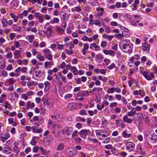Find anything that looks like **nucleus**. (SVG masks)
I'll return each instance as SVG.
<instances>
[{"mask_svg": "<svg viewBox=\"0 0 157 157\" xmlns=\"http://www.w3.org/2000/svg\"><path fill=\"white\" fill-rule=\"evenodd\" d=\"M73 77V75L71 72H70L67 75V77L69 79H71Z\"/></svg>", "mask_w": 157, "mask_h": 157, "instance_id": "58", "label": "nucleus"}, {"mask_svg": "<svg viewBox=\"0 0 157 157\" xmlns=\"http://www.w3.org/2000/svg\"><path fill=\"white\" fill-rule=\"evenodd\" d=\"M54 76L55 77V78H54V81L56 83L59 82L60 80V79L57 75L56 74H55L54 75Z\"/></svg>", "mask_w": 157, "mask_h": 157, "instance_id": "53", "label": "nucleus"}, {"mask_svg": "<svg viewBox=\"0 0 157 157\" xmlns=\"http://www.w3.org/2000/svg\"><path fill=\"white\" fill-rule=\"evenodd\" d=\"M97 10L98 11V12L96 15L95 17L97 19H98L102 15L103 10V8H97Z\"/></svg>", "mask_w": 157, "mask_h": 157, "instance_id": "22", "label": "nucleus"}, {"mask_svg": "<svg viewBox=\"0 0 157 157\" xmlns=\"http://www.w3.org/2000/svg\"><path fill=\"white\" fill-rule=\"evenodd\" d=\"M79 114L81 115H86L87 114L86 112V110L84 109L80 110L79 112Z\"/></svg>", "mask_w": 157, "mask_h": 157, "instance_id": "56", "label": "nucleus"}, {"mask_svg": "<svg viewBox=\"0 0 157 157\" xmlns=\"http://www.w3.org/2000/svg\"><path fill=\"white\" fill-rule=\"evenodd\" d=\"M116 126L117 127L124 128L125 127V124L122 121L121 119L117 120L116 121Z\"/></svg>", "mask_w": 157, "mask_h": 157, "instance_id": "12", "label": "nucleus"}, {"mask_svg": "<svg viewBox=\"0 0 157 157\" xmlns=\"http://www.w3.org/2000/svg\"><path fill=\"white\" fill-rule=\"evenodd\" d=\"M64 147V145L62 143H60L59 144L57 147V149L58 151L62 150Z\"/></svg>", "mask_w": 157, "mask_h": 157, "instance_id": "45", "label": "nucleus"}, {"mask_svg": "<svg viewBox=\"0 0 157 157\" xmlns=\"http://www.w3.org/2000/svg\"><path fill=\"white\" fill-rule=\"evenodd\" d=\"M77 153L75 149L72 147H68L66 150V155L68 157H73Z\"/></svg>", "mask_w": 157, "mask_h": 157, "instance_id": "2", "label": "nucleus"}, {"mask_svg": "<svg viewBox=\"0 0 157 157\" xmlns=\"http://www.w3.org/2000/svg\"><path fill=\"white\" fill-rule=\"evenodd\" d=\"M44 85L45 86L44 91L46 92L48 90L50 83L48 81H46L44 82Z\"/></svg>", "mask_w": 157, "mask_h": 157, "instance_id": "30", "label": "nucleus"}, {"mask_svg": "<svg viewBox=\"0 0 157 157\" xmlns=\"http://www.w3.org/2000/svg\"><path fill=\"white\" fill-rule=\"evenodd\" d=\"M150 45L149 44L147 43H144L142 44V50L144 51H148L150 50Z\"/></svg>", "mask_w": 157, "mask_h": 157, "instance_id": "21", "label": "nucleus"}, {"mask_svg": "<svg viewBox=\"0 0 157 157\" xmlns=\"http://www.w3.org/2000/svg\"><path fill=\"white\" fill-rule=\"evenodd\" d=\"M137 151L139 154H144L145 152L143 151L142 145L140 144H138L136 146Z\"/></svg>", "mask_w": 157, "mask_h": 157, "instance_id": "25", "label": "nucleus"}, {"mask_svg": "<svg viewBox=\"0 0 157 157\" xmlns=\"http://www.w3.org/2000/svg\"><path fill=\"white\" fill-rule=\"evenodd\" d=\"M57 33L59 34H62L64 32V30L61 28L57 27L56 29Z\"/></svg>", "mask_w": 157, "mask_h": 157, "instance_id": "40", "label": "nucleus"}, {"mask_svg": "<svg viewBox=\"0 0 157 157\" xmlns=\"http://www.w3.org/2000/svg\"><path fill=\"white\" fill-rule=\"evenodd\" d=\"M76 96L77 97H84L86 96V94L85 91H81L78 92V93H77L76 94Z\"/></svg>", "mask_w": 157, "mask_h": 157, "instance_id": "31", "label": "nucleus"}, {"mask_svg": "<svg viewBox=\"0 0 157 157\" xmlns=\"http://www.w3.org/2000/svg\"><path fill=\"white\" fill-rule=\"evenodd\" d=\"M5 105H4L5 108H8V109H10L11 108V106L9 104L7 101H6L5 102Z\"/></svg>", "mask_w": 157, "mask_h": 157, "instance_id": "63", "label": "nucleus"}, {"mask_svg": "<svg viewBox=\"0 0 157 157\" xmlns=\"http://www.w3.org/2000/svg\"><path fill=\"white\" fill-rule=\"evenodd\" d=\"M75 10L78 12L79 13L82 11V9L79 6H77L75 8Z\"/></svg>", "mask_w": 157, "mask_h": 157, "instance_id": "60", "label": "nucleus"}, {"mask_svg": "<svg viewBox=\"0 0 157 157\" xmlns=\"http://www.w3.org/2000/svg\"><path fill=\"white\" fill-rule=\"evenodd\" d=\"M76 119L78 121H81L82 122H85L86 121V120L85 118H82L80 117H77L76 118Z\"/></svg>", "mask_w": 157, "mask_h": 157, "instance_id": "52", "label": "nucleus"}, {"mask_svg": "<svg viewBox=\"0 0 157 157\" xmlns=\"http://www.w3.org/2000/svg\"><path fill=\"white\" fill-rule=\"evenodd\" d=\"M44 55L48 60H53L52 55V52L48 49L46 48L43 50Z\"/></svg>", "mask_w": 157, "mask_h": 157, "instance_id": "6", "label": "nucleus"}, {"mask_svg": "<svg viewBox=\"0 0 157 157\" xmlns=\"http://www.w3.org/2000/svg\"><path fill=\"white\" fill-rule=\"evenodd\" d=\"M42 101L44 105L51 107L53 105V100L51 98H47L46 96L42 98Z\"/></svg>", "mask_w": 157, "mask_h": 157, "instance_id": "5", "label": "nucleus"}, {"mask_svg": "<svg viewBox=\"0 0 157 157\" xmlns=\"http://www.w3.org/2000/svg\"><path fill=\"white\" fill-rule=\"evenodd\" d=\"M73 131V128L71 127H65L63 130V133L67 135L70 136L71 135Z\"/></svg>", "mask_w": 157, "mask_h": 157, "instance_id": "8", "label": "nucleus"}, {"mask_svg": "<svg viewBox=\"0 0 157 157\" xmlns=\"http://www.w3.org/2000/svg\"><path fill=\"white\" fill-rule=\"evenodd\" d=\"M78 132L77 130H75L73 131L71 135V138L73 139H75V137L78 136Z\"/></svg>", "mask_w": 157, "mask_h": 157, "instance_id": "47", "label": "nucleus"}, {"mask_svg": "<svg viewBox=\"0 0 157 157\" xmlns=\"http://www.w3.org/2000/svg\"><path fill=\"white\" fill-rule=\"evenodd\" d=\"M57 45H58L57 48L59 50H62L63 49L64 45L62 44H59L58 42L56 43Z\"/></svg>", "mask_w": 157, "mask_h": 157, "instance_id": "49", "label": "nucleus"}, {"mask_svg": "<svg viewBox=\"0 0 157 157\" xmlns=\"http://www.w3.org/2000/svg\"><path fill=\"white\" fill-rule=\"evenodd\" d=\"M89 45L87 43H85L83 45V48L81 50V52L83 55H85L89 48Z\"/></svg>", "mask_w": 157, "mask_h": 157, "instance_id": "10", "label": "nucleus"}, {"mask_svg": "<svg viewBox=\"0 0 157 157\" xmlns=\"http://www.w3.org/2000/svg\"><path fill=\"white\" fill-rule=\"evenodd\" d=\"M115 92V87H111L108 88L106 91L107 94H110L111 93H113Z\"/></svg>", "mask_w": 157, "mask_h": 157, "instance_id": "43", "label": "nucleus"}, {"mask_svg": "<svg viewBox=\"0 0 157 157\" xmlns=\"http://www.w3.org/2000/svg\"><path fill=\"white\" fill-rule=\"evenodd\" d=\"M136 113V110L134 107H132L130 111L127 112V115L129 117H133Z\"/></svg>", "mask_w": 157, "mask_h": 157, "instance_id": "24", "label": "nucleus"}, {"mask_svg": "<svg viewBox=\"0 0 157 157\" xmlns=\"http://www.w3.org/2000/svg\"><path fill=\"white\" fill-rule=\"evenodd\" d=\"M103 59V57L101 54H98L95 56V60L98 63L101 62Z\"/></svg>", "mask_w": 157, "mask_h": 157, "instance_id": "20", "label": "nucleus"}, {"mask_svg": "<svg viewBox=\"0 0 157 157\" xmlns=\"http://www.w3.org/2000/svg\"><path fill=\"white\" fill-rule=\"evenodd\" d=\"M9 75L10 77H17L19 76V75L17 73H15L13 72H11L9 73Z\"/></svg>", "mask_w": 157, "mask_h": 157, "instance_id": "54", "label": "nucleus"}, {"mask_svg": "<svg viewBox=\"0 0 157 157\" xmlns=\"http://www.w3.org/2000/svg\"><path fill=\"white\" fill-rule=\"evenodd\" d=\"M13 53L11 52H9L7 53L6 55V57L7 59H10L13 57Z\"/></svg>", "mask_w": 157, "mask_h": 157, "instance_id": "48", "label": "nucleus"}, {"mask_svg": "<svg viewBox=\"0 0 157 157\" xmlns=\"http://www.w3.org/2000/svg\"><path fill=\"white\" fill-rule=\"evenodd\" d=\"M6 98V95L4 94H2L0 97V103H3Z\"/></svg>", "mask_w": 157, "mask_h": 157, "instance_id": "41", "label": "nucleus"}, {"mask_svg": "<svg viewBox=\"0 0 157 157\" xmlns=\"http://www.w3.org/2000/svg\"><path fill=\"white\" fill-rule=\"evenodd\" d=\"M9 15L13 19V21L14 22H16L17 21V16H16L12 12H10Z\"/></svg>", "mask_w": 157, "mask_h": 157, "instance_id": "33", "label": "nucleus"}, {"mask_svg": "<svg viewBox=\"0 0 157 157\" xmlns=\"http://www.w3.org/2000/svg\"><path fill=\"white\" fill-rule=\"evenodd\" d=\"M34 16L38 19L39 22L40 23H42L43 22L44 19L40 13L38 12L35 13L34 14Z\"/></svg>", "mask_w": 157, "mask_h": 157, "instance_id": "15", "label": "nucleus"}, {"mask_svg": "<svg viewBox=\"0 0 157 157\" xmlns=\"http://www.w3.org/2000/svg\"><path fill=\"white\" fill-rule=\"evenodd\" d=\"M70 71L75 75H77L78 74V71L75 66H72Z\"/></svg>", "mask_w": 157, "mask_h": 157, "instance_id": "27", "label": "nucleus"}, {"mask_svg": "<svg viewBox=\"0 0 157 157\" xmlns=\"http://www.w3.org/2000/svg\"><path fill=\"white\" fill-rule=\"evenodd\" d=\"M8 21L5 18H3L2 19L1 23L2 24L3 27L6 28L7 26Z\"/></svg>", "mask_w": 157, "mask_h": 157, "instance_id": "32", "label": "nucleus"}, {"mask_svg": "<svg viewBox=\"0 0 157 157\" xmlns=\"http://www.w3.org/2000/svg\"><path fill=\"white\" fill-rule=\"evenodd\" d=\"M142 75L145 78L148 80H151L153 79L155 77L152 72L149 73L147 71H144L142 73Z\"/></svg>", "mask_w": 157, "mask_h": 157, "instance_id": "7", "label": "nucleus"}, {"mask_svg": "<svg viewBox=\"0 0 157 157\" xmlns=\"http://www.w3.org/2000/svg\"><path fill=\"white\" fill-rule=\"evenodd\" d=\"M12 28L15 31L20 32L21 30V27L15 24H14L12 25Z\"/></svg>", "mask_w": 157, "mask_h": 157, "instance_id": "35", "label": "nucleus"}, {"mask_svg": "<svg viewBox=\"0 0 157 157\" xmlns=\"http://www.w3.org/2000/svg\"><path fill=\"white\" fill-rule=\"evenodd\" d=\"M11 95L12 97L13 98V100H17L19 97V95L16 92H14L13 94H10L9 95Z\"/></svg>", "mask_w": 157, "mask_h": 157, "instance_id": "34", "label": "nucleus"}, {"mask_svg": "<svg viewBox=\"0 0 157 157\" xmlns=\"http://www.w3.org/2000/svg\"><path fill=\"white\" fill-rule=\"evenodd\" d=\"M90 132L89 130L82 129L78 132L79 135L83 138H85L86 136L90 134Z\"/></svg>", "mask_w": 157, "mask_h": 157, "instance_id": "9", "label": "nucleus"}, {"mask_svg": "<svg viewBox=\"0 0 157 157\" xmlns=\"http://www.w3.org/2000/svg\"><path fill=\"white\" fill-rule=\"evenodd\" d=\"M66 53L68 55H71L74 54V52L73 50H69L68 49H66L65 50Z\"/></svg>", "mask_w": 157, "mask_h": 157, "instance_id": "51", "label": "nucleus"}, {"mask_svg": "<svg viewBox=\"0 0 157 157\" xmlns=\"http://www.w3.org/2000/svg\"><path fill=\"white\" fill-rule=\"evenodd\" d=\"M67 108L71 110H74L76 108V105L73 103H70L68 105Z\"/></svg>", "mask_w": 157, "mask_h": 157, "instance_id": "36", "label": "nucleus"}, {"mask_svg": "<svg viewBox=\"0 0 157 157\" xmlns=\"http://www.w3.org/2000/svg\"><path fill=\"white\" fill-rule=\"evenodd\" d=\"M53 26L52 25H49L48 27L47 28L46 32L47 36L48 37H50L52 33V29Z\"/></svg>", "mask_w": 157, "mask_h": 157, "instance_id": "13", "label": "nucleus"}, {"mask_svg": "<svg viewBox=\"0 0 157 157\" xmlns=\"http://www.w3.org/2000/svg\"><path fill=\"white\" fill-rule=\"evenodd\" d=\"M53 138L52 136L49 135L46 136L44 139L45 144L48 145L53 141Z\"/></svg>", "mask_w": 157, "mask_h": 157, "instance_id": "11", "label": "nucleus"}, {"mask_svg": "<svg viewBox=\"0 0 157 157\" xmlns=\"http://www.w3.org/2000/svg\"><path fill=\"white\" fill-rule=\"evenodd\" d=\"M59 22V19L57 17H54L53 19H51L50 21V23L52 24L55 23H57Z\"/></svg>", "mask_w": 157, "mask_h": 157, "instance_id": "37", "label": "nucleus"}, {"mask_svg": "<svg viewBox=\"0 0 157 157\" xmlns=\"http://www.w3.org/2000/svg\"><path fill=\"white\" fill-rule=\"evenodd\" d=\"M102 37L104 39H107L109 41H110L114 38V35H109L106 33H104L102 35Z\"/></svg>", "mask_w": 157, "mask_h": 157, "instance_id": "19", "label": "nucleus"}, {"mask_svg": "<svg viewBox=\"0 0 157 157\" xmlns=\"http://www.w3.org/2000/svg\"><path fill=\"white\" fill-rule=\"evenodd\" d=\"M126 149L129 152H133L135 151V144L132 142H128L125 144Z\"/></svg>", "mask_w": 157, "mask_h": 157, "instance_id": "3", "label": "nucleus"}, {"mask_svg": "<svg viewBox=\"0 0 157 157\" xmlns=\"http://www.w3.org/2000/svg\"><path fill=\"white\" fill-rule=\"evenodd\" d=\"M50 61V62L46 61L44 63V65L45 68H51L52 66L54 65V63L52 60Z\"/></svg>", "mask_w": 157, "mask_h": 157, "instance_id": "26", "label": "nucleus"}, {"mask_svg": "<svg viewBox=\"0 0 157 157\" xmlns=\"http://www.w3.org/2000/svg\"><path fill=\"white\" fill-rule=\"evenodd\" d=\"M108 124V121L106 119L104 118L102 119L101 125L103 127H106Z\"/></svg>", "mask_w": 157, "mask_h": 157, "instance_id": "39", "label": "nucleus"}, {"mask_svg": "<svg viewBox=\"0 0 157 157\" xmlns=\"http://www.w3.org/2000/svg\"><path fill=\"white\" fill-rule=\"evenodd\" d=\"M121 49L124 52L130 53L132 51V45L125 40H122L119 44Z\"/></svg>", "mask_w": 157, "mask_h": 157, "instance_id": "1", "label": "nucleus"}, {"mask_svg": "<svg viewBox=\"0 0 157 157\" xmlns=\"http://www.w3.org/2000/svg\"><path fill=\"white\" fill-rule=\"evenodd\" d=\"M111 61L108 59H104V62H105L106 66H108V64L111 62Z\"/></svg>", "mask_w": 157, "mask_h": 157, "instance_id": "62", "label": "nucleus"}, {"mask_svg": "<svg viewBox=\"0 0 157 157\" xmlns=\"http://www.w3.org/2000/svg\"><path fill=\"white\" fill-rule=\"evenodd\" d=\"M28 23V21L27 20L25 19H24L22 21L21 25L23 27L27 25Z\"/></svg>", "mask_w": 157, "mask_h": 157, "instance_id": "50", "label": "nucleus"}, {"mask_svg": "<svg viewBox=\"0 0 157 157\" xmlns=\"http://www.w3.org/2000/svg\"><path fill=\"white\" fill-rule=\"evenodd\" d=\"M14 144L15 146L13 147V151L14 153H16V155H17L20 151V150L19 148L17 147V146L18 145L19 143L14 142Z\"/></svg>", "mask_w": 157, "mask_h": 157, "instance_id": "17", "label": "nucleus"}, {"mask_svg": "<svg viewBox=\"0 0 157 157\" xmlns=\"http://www.w3.org/2000/svg\"><path fill=\"white\" fill-rule=\"evenodd\" d=\"M122 135L124 138H128L131 136V133H128L126 130H124L122 133Z\"/></svg>", "mask_w": 157, "mask_h": 157, "instance_id": "29", "label": "nucleus"}, {"mask_svg": "<svg viewBox=\"0 0 157 157\" xmlns=\"http://www.w3.org/2000/svg\"><path fill=\"white\" fill-rule=\"evenodd\" d=\"M128 116L127 115L124 116L123 118V119L124 122H126L128 124H130L133 121V118H128Z\"/></svg>", "mask_w": 157, "mask_h": 157, "instance_id": "16", "label": "nucleus"}, {"mask_svg": "<svg viewBox=\"0 0 157 157\" xmlns=\"http://www.w3.org/2000/svg\"><path fill=\"white\" fill-rule=\"evenodd\" d=\"M38 34L39 35L43 36H44L46 34V31L43 30H40Z\"/></svg>", "mask_w": 157, "mask_h": 157, "instance_id": "55", "label": "nucleus"}, {"mask_svg": "<svg viewBox=\"0 0 157 157\" xmlns=\"http://www.w3.org/2000/svg\"><path fill=\"white\" fill-rule=\"evenodd\" d=\"M66 66L65 63L64 62H63L60 64L59 67L62 69H64Z\"/></svg>", "mask_w": 157, "mask_h": 157, "instance_id": "64", "label": "nucleus"}, {"mask_svg": "<svg viewBox=\"0 0 157 157\" xmlns=\"http://www.w3.org/2000/svg\"><path fill=\"white\" fill-rule=\"evenodd\" d=\"M51 117L52 119L56 120L57 121H62L63 116L61 113H58L56 110H55Z\"/></svg>", "mask_w": 157, "mask_h": 157, "instance_id": "4", "label": "nucleus"}, {"mask_svg": "<svg viewBox=\"0 0 157 157\" xmlns=\"http://www.w3.org/2000/svg\"><path fill=\"white\" fill-rule=\"evenodd\" d=\"M103 25H104V29L106 33H109L111 32V30L109 26L105 25L104 24H103Z\"/></svg>", "mask_w": 157, "mask_h": 157, "instance_id": "44", "label": "nucleus"}, {"mask_svg": "<svg viewBox=\"0 0 157 157\" xmlns=\"http://www.w3.org/2000/svg\"><path fill=\"white\" fill-rule=\"evenodd\" d=\"M16 82V80H15L12 77L6 79L5 82V83L9 85H12L13 84Z\"/></svg>", "mask_w": 157, "mask_h": 157, "instance_id": "18", "label": "nucleus"}, {"mask_svg": "<svg viewBox=\"0 0 157 157\" xmlns=\"http://www.w3.org/2000/svg\"><path fill=\"white\" fill-rule=\"evenodd\" d=\"M37 58L39 59L40 61H43L44 59V56H42L40 53H38L36 56Z\"/></svg>", "mask_w": 157, "mask_h": 157, "instance_id": "38", "label": "nucleus"}, {"mask_svg": "<svg viewBox=\"0 0 157 157\" xmlns=\"http://www.w3.org/2000/svg\"><path fill=\"white\" fill-rule=\"evenodd\" d=\"M25 38L29 43H32L35 38L34 36L33 35H27L25 37Z\"/></svg>", "mask_w": 157, "mask_h": 157, "instance_id": "23", "label": "nucleus"}, {"mask_svg": "<svg viewBox=\"0 0 157 157\" xmlns=\"http://www.w3.org/2000/svg\"><path fill=\"white\" fill-rule=\"evenodd\" d=\"M13 54L15 59H17L21 57V54L18 50H15L13 52Z\"/></svg>", "mask_w": 157, "mask_h": 157, "instance_id": "28", "label": "nucleus"}, {"mask_svg": "<svg viewBox=\"0 0 157 157\" xmlns=\"http://www.w3.org/2000/svg\"><path fill=\"white\" fill-rule=\"evenodd\" d=\"M144 121L146 124H149L150 123V121L148 117L146 116L144 119Z\"/></svg>", "mask_w": 157, "mask_h": 157, "instance_id": "59", "label": "nucleus"}, {"mask_svg": "<svg viewBox=\"0 0 157 157\" xmlns=\"http://www.w3.org/2000/svg\"><path fill=\"white\" fill-rule=\"evenodd\" d=\"M122 33L123 36H124L126 37H128L129 36L130 33L129 32H122Z\"/></svg>", "mask_w": 157, "mask_h": 157, "instance_id": "57", "label": "nucleus"}, {"mask_svg": "<svg viewBox=\"0 0 157 157\" xmlns=\"http://www.w3.org/2000/svg\"><path fill=\"white\" fill-rule=\"evenodd\" d=\"M91 45H92L93 47L95 48V51H98L100 49V46L97 45L95 43L91 44Z\"/></svg>", "mask_w": 157, "mask_h": 157, "instance_id": "42", "label": "nucleus"}, {"mask_svg": "<svg viewBox=\"0 0 157 157\" xmlns=\"http://www.w3.org/2000/svg\"><path fill=\"white\" fill-rule=\"evenodd\" d=\"M103 52L105 55H109L112 57L114 56L115 55V52L111 50L104 49L103 50Z\"/></svg>", "mask_w": 157, "mask_h": 157, "instance_id": "14", "label": "nucleus"}, {"mask_svg": "<svg viewBox=\"0 0 157 157\" xmlns=\"http://www.w3.org/2000/svg\"><path fill=\"white\" fill-rule=\"evenodd\" d=\"M13 69V67L11 64H9L6 68V70L7 71H10Z\"/></svg>", "mask_w": 157, "mask_h": 157, "instance_id": "61", "label": "nucleus"}, {"mask_svg": "<svg viewBox=\"0 0 157 157\" xmlns=\"http://www.w3.org/2000/svg\"><path fill=\"white\" fill-rule=\"evenodd\" d=\"M111 133L110 131H106L104 132L101 134V136L103 137H105L108 136Z\"/></svg>", "mask_w": 157, "mask_h": 157, "instance_id": "46", "label": "nucleus"}]
</instances>
